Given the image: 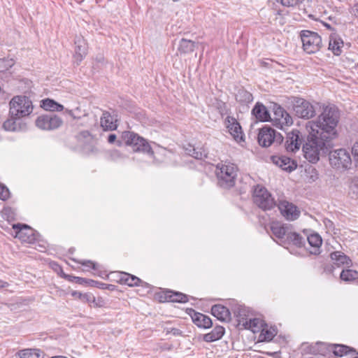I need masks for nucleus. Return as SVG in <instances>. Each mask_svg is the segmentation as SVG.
I'll use <instances>...</instances> for the list:
<instances>
[{
    "instance_id": "obj_45",
    "label": "nucleus",
    "mask_w": 358,
    "mask_h": 358,
    "mask_svg": "<svg viewBox=\"0 0 358 358\" xmlns=\"http://www.w3.org/2000/svg\"><path fill=\"white\" fill-rule=\"evenodd\" d=\"M9 197L8 189L3 185L0 184V199L6 200Z\"/></svg>"
},
{
    "instance_id": "obj_25",
    "label": "nucleus",
    "mask_w": 358,
    "mask_h": 358,
    "mask_svg": "<svg viewBox=\"0 0 358 358\" xmlns=\"http://www.w3.org/2000/svg\"><path fill=\"white\" fill-rule=\"evenodd\" d=\"M330 256L331 260L338 266L343 265L350 266L352 263L351 259L340 251L334 252L331 253Z\"/></svg>"
},
{
    "instance_id": "obj_59",
    "label": "nucleus",
    "mask_w": 358,
    "mask_h": 358,
    "mask_svg": "<svg viewBox=\"0 0 358 358\" xmlns=\"http://www.w3.org/2000/svg\"><path fill=\"white\" fill-rule=\"evenodd\" d=\"M357 7H358V5H357Z\"/></svg>"
},
{
    "instance_id": "obj_21",
    "label": "nucleus",
    "mask_w": 358,
    "mask_h": 358,
    "mask_svg": "<svg viewBox=\"0 0 358 358\" xmlns=\"http://www.w3.org/2000/svg\"><path fill=\"white\" fill-rule=\"evenodd\" d=\"M192 319L194 323L201 328L208 329L213 324V322L208 316L200 313H194L192 315Z\"/></svg>"
},
{
    "instance_id": "obj_13",
    "label": "nucleus",
    "mask_w": 358,
    "mask_h": 358,
    "mask_svg": "<svg viewBox=\"0 0 358 358\" xmlns=\"http://www.w3.org/2000/svg\"><path fill=\"white\" fill-rule=\"evenodd\" d=\"M224 124L229 134L236 142H244V135L241 127L236 118L227 116L224 120Z\"/></svg>"
},
{
    "instance_id": "obj_19",
    "label": "nucleus",
    "mask_w": 358,
    "mask_h": 358,
    "mask_svg": "<svg viewBox=\"0 0 358 358\" xmlns=\"http://www.w3.org/2000/svg\"><path fill=\"white\" fill-rule=\"evenodd\" d=\"M252 114L257 120L261 122L268 121L271 117L266 108L262 103H257L252 110Z\"/></svg>"
},
{
    "instance_id": "obj_43",
    "label": "nucleus",
    "mask_w": 358,
    "mask_h": 358,
    "mask_svg": "<svg viewBox=\"0 0 358 358\" xmlns=\"http://www.w3.org/2000/svg\"><path fill=\"white\" fill-rule=\"evenodd\" d=\"M303 1V0H280L282 5L287 7H296Z\"/></svg>"
},
{
    "instance_id": "obj_56",
    "label": "nucleus",
    "mask_w": 358,
    "mask_h": 358,
    "mask_svg": "<svg viewBox=\"0 0 358 358\" xmlns=\"http://www.w3.org/2000/svg\"><path fill=\"white\" fill-rule=\"evenodd\" d=\"M67 113H68V114H69L71 117H72L74 120L77 119V117H76V115H74V113H73V111H72V110H67Z\"/></svg>"
},
{
    "instance_id": "obj_36",
    "label": "nucleus",
    "mask_w": 358,
    "mask_h": 358,
    "mask_svg": "<svg viewBox=\"0 0 358 358\" xmlns=\"http://www.w3.org/2000/svg\"><path fill=\"white\" fill-rule=\"evenodd\" d=\"M340 278L345 282H352L358 279V272L352 269L343 270L341 273Z\"/></svg>"
},
{
    "instance_id": "obj_40",
    "label": "nucleus",
    "mask_w": 358,
    "mask_h": 358,
    "mask_svg": "<svg viewBox=\"0 0 358 358\" xmlns=\"http://www.w3.org/2000/svg\"><path fill=\"white\" fill-rule=\"evenodd\" d=\"M275 335V331L274 329L271 330L262 328L261 330L259 338L261 341H270L273 339Z\"/></svg>"
},
{
    "instance_id": "obj_46",
    "label": "nucleus",
    "mask_w": 358,
    "mask_h": 358,
    "mask_svg": "<svg viewBox=\"0 0 358 358\" xmlns=\"http://www.w3.org/2000/svg\"><path fill=\"white\" fill-rule=\"evenodd\" d=\"M352 153L353 155L357 166H358V143L354 144L352 148Z\"/></svg>"
},
{
    "instance_id": "obj_26",
    "label": "nucleus",
    "mask_w": 358,
    "mask_h": 358,
    "mask_svg": "<svg viewBox=\"0 0 358 358\" xmlns=\"http://www.w3.org/2000/svg\"><path fill=\"white\" fill-rule=\"evenodd\" d=\"M79 295L82 298V302L89 303L92 307L101 308L104 306V301L101 298L96 299L92 294L85 293Z\"/></svg>"
},
{
    "instance_id": "obj_17",
    "label": "nucleus",
    "mask_w": 358,
    "mask_h": 358,
    "mask_svg": "<svg viewBox=\"0 0 358 358\" xmlns=\"http://www.w3.org/2000/svg\"><path fill=\"white\" fill-rule=\"evenodd\" d=\"M292 224H282L278 222H273L271 224L270 229L273 234L279 239L286 238L292 228Z\"/></svg>"
},
{
    "instance_id": "obj_28",
    "label": "nucleus",
    "mask_w": 358,
    "mask_h": 358,
    "mask_svg": "<svg viewBox=\"0 0 358 358\" xmlns=\"http://www.w3.org/2000/svg\"><path fill=\"white\" fill-rule=\"evenodd\" d=\"M224 334V329L221 326H216L210 333L203 336V340L206 342H213L220 339Z\"/></svg>"
},
{
    "instance_id": "obj_35",
    "label": "nucleus",
    "mask_w": 358,
    "mask_h": 358,
    "mask_svg": "<svg viewBox=\"0 0 358 358\" xmlns=\"http://www.w3.org/2000/svg\"><path fill=\"white\" fill-rule=\"evenodd\" d=\"M140 136L132 132V131H124L122 133V139L124 141V143L131 146L132 148L135 145V143H137L138 141H139Z\"/></svg>"
},
{
    "instance_id": "obj_12",
    "label": "nucleus",
    "mask_w": 358,
    "mask_h": 358,
    "mask_svg": "<svg viewBox=\"0 0 358 358\" xmlns=\"http://www.w3.org/2000/svg\"><path fill=\"white\" fill-rule=\"evenodd\" d=\"M303 141V136L298 129H293L287 134L285 148L287 152H295L299 150Z\"/></svg>"
},
{
    "instance_id": "obj_23",
    "label": "nucleus",
    "mask_w": 358,
    "mask_h": 358,
    "mask_svg": "<svg viewBox=\"0 0 358 358\" xmlns=\"http://www.w3.org/2000/svg\"><path fill=\"white\" fill-rule=\"evenodd\" d=\"M101 126L105 131H112L117 128L114 117L108 112L103 113L101 117Z\"/></svg>"
},
{
    "instance_id": "obj_44",
    "label": "nucleus",
    "mask_w": 358,
    "mask_h": 358,
    "mask_svg": "<svg viewBox=\"0 0 358 358\" xmlns=\"http://www.w3.org/2000/svg\"><path fill=\"white\" fill-rule=\"evenodd\" d=\"M349 194L352 198L358 197V185L356 183H351L350 186Z\"/></svg>"
},
{
    "instance_id": "obj_38",
    "label": "nucleus",
    "mask_w": 358,
    "mask_h": 358,
    "mask_svg": "<svg viewBox=\"0 0 358 358\" xmlns=\"http://www.w3.org/2000/svg\"><path fill=\"white\" fill-rule=\"evenodd\" d=\"M20 358H42L38 349H24L18 352Z\"/></svg>"
},
{
    "instance_id": "obj_33",
    "label": "nucleus",
    "mask_w": 358,
    "mask_h": 358,
    "mask_svg": "<svg viewBox=\"0 0 358 358\" xmlns=\"http://www.w3.org/2000/svg\"><path fill=\"white\" fill-rule=\"evenodd\" d=\"M120 281L121 283L133 287L138 285L141 280L135 275H132L127 273H121Z\"/></svg>"
},
{
    "instance_id": "obj_1",
    "label": "nucleus",
    "mask_w": 358,
    "mask_h": 358,
    "mask_svg": "<svg viewBox=\"0 0 358 358\" xmlns=\"http://www.w3.org/2000/svg\"><path fill=\"white\" fill-rule=\"evenodd\" d=\"M340 115L335 106H327L323 108L322 113L316 120L308 121L306 123V129H314L322 135L323 138L331 140L337 136L336 127L339 122Z\"/></svg>"
},
{
    "instance_id": "obj_14",
    "label": "nucleus",
    "mask_w": 358,
    "mask_h": 358,
    "mask_svg": "<svg viewBox=\"0 0 358 358\" xmlns=\"http://www.w3.org/2000/svg\"><path fill=\"white\" fill-rule=\"evenodd\" d=\"M281 214L288 220H295L300 215V211L298 208L287 201H280L278 204Z\"/></svg>"
},
{
    "instance_id": "obj_9",
    "label": "nucleus",
    "mask_w": 358,
    "mask_h": 358,
    "mask_svg": "<svg viewBox=\"0 0 358 358\" xmlns=\"http://www.w3.org/2000/svg\"><path fill=\"white\" fill-rule=\"evenodd\" d=\"M329 162L332 166L347 169L352 164L350 153L345 149H338L330 152Z\"/></svg>"
},
{
    "instance_id": "obj_48",
    "label": "nucleus",
    "mask_w": 358,
    "mask_h": 358,
    "mask_svg": "<svg viewBox=\"0 0 358 358\" xmlns=\"http://www.w3.org/2000/svg\"><path fill=\"white\" fill-rule=\"evenodd\" d=\"M79 263L84 266H92V268L96 269V264L92 261H80Z\"/></svg>"
},
{
    "instance_id": "obj_27",
    "label": "nucleus",
    "mask_w": 358,
    "mask_h": 358,
    "mask_svg": "<svg viewBox=\"0 0 358 358\" xmlns=\"http://www.w3.org/2000/svg\"><path fill=\"white\" fill-rule=\"evenodd\" d=\"M343 42L337 36H331L329 42V49L333 52L335 55H340L342 52Z\"/></svg>"
},
{
    "instance_id": "obj_20",
    "label": "nucleus",
    "mask_w": 358,
    "mask_h": 358,
    "mask_svg": "<svg viewBox=\"0 0 358 358\" xmlns=\"http://www.w3.org/2000/svg\"><path fill=\"white\" fill-rule=\"evenodd\" d=\"M211 313L221 321H229L230 320V312L224 306L220 304L213 306Z\"/></svg>"
},
{
    "instance_id": "obj_39",
    "label": "nucleus",
    "mask_w": 358,
    "mask_h": 358,
    "mask_svg": "<svg viewBox=\"0 0 358 358\" xmlns=\"http://www.w3.org/2000/svg\"><path fill=\"white\" fill-rule=\"evenodd\" d=\"M308 243L315 248H319L322 243L320 236L317 234H310L306 237Z\"/></svg>"
},
{
    "instance_id": "obj_30",
    "label": "nucleus",
    "mask_w": 358,
    "mask_h": 358,
    "mask_svg": "<svg viewBox=\"0 0 358 358\" xmlns=\"http://www.w3.org/2000/svg\"><path fill=\"white\" fill-rule=\"evenodd\" d=\"M139 141L135 143V145L132 148L134 152H143L152 155L154 154L149 143L142 137L140 136Z\"/></svg>"
},
{
    "instance_id": "obj_52",
    "label": "nucleus",
    "mask_w": 358,
    "mask_h": 358,
    "mask_svg": "<svg viewBox=\"0 0 358 358\" xmlns=\"http://www.w3.org/2000/svg\"><path fill=\"white\" fill-rule=\"evenodd\" d=\"M79 294H83L81 292H76V291H75L72 293L73 296H74L75 298L79 299L82 301V298L80 296Z\"/></svg>"
},
{
    "instance_id": "obj_11",
    "label": "nucleus",
    "mask_w": 358,
    "mask_h": 358,
    "mask_svg": "<svg viewBox=\"0 0 358 358\" xmlns=\"http://www.w3.org/2000/svg\"><path fill=\"white\" fill-rule=\"evenodd\" d=\"M270 119L274 126L282 129H284V127H288L293 122L289 114L280 106L274 107L273 116Z\"/></svg>"
},
{
    "instance_id": "obj_5",
    "label": "nucleus",
    "mask_w": 358,
    "mask_h": 358,
    "mask_svg": "<svg viewBox=\"0 0 358 358\" xmlns=\"http://www.w3.org/2000/svg\"><path fill=\"white\" fill-rule=\"evenodd\" d=\"M301 39L303 48L308 54L318 52L322 47L321 36L316 32L304 30L301 31Z\"/></svg>"
},
{
    "instance_id": "obj_37",
    "label": "nucleus",
    "mask_w": 358,
    "mask_h": 358,
    "mask_svg": "<svg viewBox=\"0 0 358 358\" xmlns=\"http://www.w3.org/2000/svg\"><path fill=\"white\" fill-rule=\"evenodd\" d=\"M236 99L241 103H248L253 100V96L251 93L245 90H239L236 95Z\"/></svg>"
},
{
    "instance_id": "obj_58",
    "label": "nucleus",
    "mask_w": 358,
    "mask_h": 358,
    "mask_svg": "<svg viewBox=\"0 0 358 358\" xmlns=\"http://www.w3.org/2000/svg\"><path fill=\"white\" fill-rule=\"evenodd\" d=\"M8 210H9V209L5 208V209L3 210V213H6L7 211H8Z\"/></svg>"
},
{
    "instance_id": "obj_34",
    "label": "nucleus",
    "mask_w": 358,
    "mask_h": 358,
    "mask_svg": "<svg viewBox=\"0 0 358 358\" xmlns=\"http://www.w3.org/2000/svg\"><path fill=\"white\" fill-rule=\"evenodd\" d=\"M41 106L45 110L50 111H62L64 109V106L55 101L47 99L42 101Z\"/></svg>"
},
{
    "instance_id": "obj_32",
    "label": "nucleus",
    "mask_w": 358,
    "mask_h": 358,
    "mask_svg": "<svg viewBox=\"0 0 358 358\" xmlns=\"http://www.w3.org/2000/svg\"><path fill=\"white\" fill-rule=\"evenodd\" d=\"M305 238L301 236L299 234L294 231L292 230V227L290 229L289 233L288 234V236L286 238V241L288 243H292L294 245L298 247H301L305 243Z\"/></svg>"
},
{
    "instance_id": "obj_42",
    "label": "nucleus",
    "mask_w": 358,
    "mask_h": 358,
    "mask_svg": "<svg viewBox=\"0 0 358 358\" xmlns=\"http://www.w3.org/2000/svg\"><path fill=\"white\" fill-rule=\"evenodd\" d=\"M15 117H11V118L6 120L3 124V127L6 131H16L17 130V124Z\"/></svg>"
},
{
    "instance_id": "obj_49",
    "label": "nucleus",
    "mask_w": 358,
    "mask_h": 358,
    "mask_svg": "<svg viewBox=\"0 0 358 358\" xmlns=\"http://www.w3.org/2000/svg\"><path fill=\"white\" fill-rule=\"evenodd\" d=\"M168 334H172L174 336H179L181 334V331L176 328H172L170 331H167Z\"/></svg>"
},
{
    "instance_id": "obj_10",
    "label": "nucleus",
    "mask_w": 358,
    "mask_h": 358,
    "mask_svg": "<svg viewBox=\"0 0 358 358\" xmlns=\"http://www.w3.org/2000/svg\"><path fill=\"white\" fill-rule=\"evenodd\" d=\"M63 124L62 119L52 114L41 115L36 120V125L43 130H53L60 127Z\"/></svg>"
},
{
    "instance_id": "obj_41",
    "label": "nucleus",
    "mask_w": 358,
    "mask_h": 358,
    "mask_svg": "<svg viewBox=\"0 0 358 358\" xmlns=\"http://www.w3.org/2000/svg\"><path fill=\"white\" fill-rule=\"evenodd\" d=\"M332 348H334V354L338 357H342L343 355H347L349 350V347L343 345H333Z\"/></svg>"
},
{
    "instance_id": "obj_29",
    "label": "nucleus",
    "mask_w": 358,
    "mask_h": 358,
    "mask_svg": "<svg viewBox=\"0 0 358 358\" xmlns=\"http://www.w3.org/2000/svg\"><path fill=\"white\" fill-rule=\"evenodd\" d=\"M196 43L195 42L187 40L185 38H182L180 41L178 51L180 54H188L192 52L194 50Z\"/></svg>"
},
{
    "instance_id": "obj_4",
    "label": "nucleus",
    "mask_w": 358,
    "mask_h": 358,
    "mask_svg": "<svg viewBox=\"0 0 358 358\" xmlns=\"http://www.w3.org/2000/svg\"><path fill=\"white\" fill-rule=\"evenodd\" d=\"M9 113L11 117L21 118L29 115L32 112L31 101L26 96H14L9 103Z\"/></svg>"
},
{
    "instance_id": "obj_57",
    "label": "nucleus",
    "mask_w": 358,
    "mask_h": 358,
    "mask_svg": "<svg viewBox=\"0 0 358 358\" xmlns=\"http://www.w3.org/2000/svg\"><path fill=\"white\" fill-rule=\"evenodd\" d=\"M8 62H9L8 66H9L10 67H11V66L13 65V61H12V60H10V61H8Z\"/></svg>"
},
{
    "instance_id": "obj_51",
    "label": "nucleus",
    "mask_w": 358,
    "mask_h": 358,
    "mask_svg": "<svg viewBox=\"0 0 358 358\" xmlns=\"http://www.w3.org/2000/svg\"><path fill=\"white\" fill-rule=\"evenodd\" d=\"M9 286L8 282L0 280V289L6 288Z\"/></svg>"
},
{
    "instance_id": "obj_6",
    "label": "nucleus",
    "mask_w": 358,
    "mask_h": 358,
    "mask_svg": "<svg viewBox=\"0 0 358 358\" xmlns=\"http://www.w3.org/2000/svg\"><path fill=\"white\" fill-rule=\"evenodd\" d=\"M253 201L257 206L264 210H270L275 205L271 194L261 185L255 187L253 192Z\"/></svg>"
},
{
    "instance_id": "obj_47",
    "label": "nucleus",
    "mask_w": 358,
    "mask_h": 358,
    "mask_svg": "<svg viewBox=\"0 0 358 358\" xmlns=\"http://www.w3.org/2000/svg\"><path fill=\"white\" fill-rule=\"evenodd\" d=\"M189 154L195 159H201L203 157L202 152L201 151L196 150L195 148H192V152Z\"/></svg>"
},
{
    "instance_id": "obj_2",
    "label": "nucleus",
    "mask_w": 358,
    "mask_h": 358,
    "mask_svg": "<svg viewBox=\"0 0 358 358\" xmlns=\"http://www.w3.org/2000/svg\"><path fill=\"white\" fill-rule=\"evenodd\" d=\"M307 141L303 145L304 157L310 163H316L321 156L326 155L330 147L331 139L323 138L316 130L306 129Z\"/></svg>"
},
{
    "instance_id": "obj_16",
    "label": "nucleus",
    "mask_w": 358,
    "mask_h": 358,
    "mask_svg": "<svg viewBox=\"0 0 358 358\" xmlns=\"http://www.w3.org/2000/svg\"><path fill=\"white\" fill-rule=\"evenodd\" d=\"M87 51V45L85 40L82 36H77L75 38V53L73 55L77 64H79L86 56Z\"/></svg>"
},
{
    "instance_id": "obj_24",
    "label": "nucleus",
    "mask_w": 358,
    "mask_h": 358,
    "mask_svg": "<svg viewBox=\"0 0 358 358\" xmlns=\"http://www.w3.org/2000/svg\"><path fill=\"white\" fill-rule=\"evenodd\" d=\"M164 300L171 302L185 303L188 301L187 296L181 292L167 290L164 292Z\"/></svg>"
},
{
    "instance_id": "obj_55",
    "label": "nucleus",
    "mask_w": 358,
    "mask_h": 358,
    "mask_svg": "<svg viewBox=\"0 0 358 358\" xmlns=\"http://www.w3.org/2000/svg\"><path fill=\"white\" fill-rule=\"evenodd\" d=\"M325 225L328 227H331L333 226V222L331 220H328L325 222Z\"/></svg>"
},
{
    "instance_id": "obj_15",
    "label": "nucleus",
    "mask_w": 358,
    "mask_h": 358,
    "mask_svg": "<svg viewBox=\"0 0 358 358\" xmlns=\"http://www.w3.org/2000/svg\"><path fill=\"white\" fill-rule=\"evenodd\" d=\"M13 229L15 231V237L22 242L31 243L35 240L33 229L26 224H13Z\"/></svg>"
},
{
    "instance_id": "obj_53",
    "label": "nucleus",
    "mask_w": 358,
    "mask_h": 358,
    "mask_svg": "<svg viewBox=\"0 0 358 358\" xmlns=\"http://www.w3.org/2000/svg\"><path fill=\"white\" fill-rule=\"evenodd\" d=\"M353 353H356L355 351L349 348L348 353L347 355L348 356H349V358L355 357V355H353Z\"/></svg>"
},
{
    "instance_id": "obj_18",
    "label": "nucleus",
    "mask_w": 358,
    "mask_h": 358,
    "mask_svg": "<svg viewBox=\"0 0 358 358\" xmlns=\"http://www.w3.org/2000/svg\"><path fill=\"white\" fill-rule=\"evenodd\" d=\"M273 162L282 170L291 172L294 170L297 165L294 160L286 156H275L272 157Z\"/></svg>"
},
{
    "instance_id": "obj_31",
    "label": "nucleus",
    "mask_w": 358,
    "mask_h": 358,
    "mask_svg": "<svg viewBox=\"0 0 358 358\" xmlns=\"http://www.w3.org/2000/svg\"><path fill=\"white\" fill-rule=\"evenodd\" d=\"M264 327V322L259 318H249L247 325L243 328L251 330L253 333L259 332Z\"/></svg>"
},
{
    "instance_id": "obj_50",
    "label": "nucleus",
    "mask_w": 358,
    "mask_h": 358,
    "mask_svg": "<svg viewBox=\"0 0 358 358\" xmlns=\"http://www.w3.org/2000/svg\"><path fill=\"white\" fill-rule=\"evenodd\" d=\"M116 135L115 134H111L108 136V143H113L115 140H116Z\"/></svg>"
},
{
    "instance_id": "obj_7",
    "label": "nucleus",
    "mask_w": 358,
    "mask_h": 358,
    "mask_svg": "<svg viewBox=\"0 0 358 358\" xmlns=\"http://www.w3.org/2000/svg\"><path fill=\"white\" fill-rule=\"evenodd\" d=\"M293 110L295 115L300 118L310 119L316 114L314 106L309 101L302 98H296L294 99Z\"/></svg>"
},
{
    "instance_id": "obj_22",
    "label": "nucleus",
    "mask_w": 358,
    "mask_h": 358,
    "mask_svg": "<svg viewBox=\"0 0 358 358\" xmlns=\"http://www.w3.org/2000/svg\"><path fill=\"white\" fill-rule=\"evenodd\" d=\"M249 312V310L243 306H238L234 310V314L237 317V321L239 326L244 327L245 325H247L248 320L249 318H250Z\"/></svg>"
},
{
    "instance_id": "obj_54",
    "label": "nucleus",
    "mask_w": 358,
    "mask_h": 358,
    "mask_svg": "<svg viewBox=\"0 0 358 358\" xmlns=\"http://www.w3.org/2000/svg\"><path fill=\"white\" fill-rule=\"evenodd\" d=\"M80 135L83 136L84 138H86L87 136H90V132L88 131H84L80 133Z\"/></svg>"
},
{
    "instance_id": "obj_3",
    "label": "nucleus",
    "mask_w": 358,
    "mask_h": 358,
    "mask_svg": "<svg viewBox=\"0 0 358 358\" xmlns=\"http://www.w3.org/2000/svg\"><path fill=\"white\" fill-rule=\"evenodd\" d=\"M237 167L235 164L227 162L220 163L216 166V175L220 186L229 188L235 185Z\"/></svg>"
},
{
    "instance_id": "obj_8",
    "label": "nucleus",
    "mask_w": 358,
    "mask_h": 358,
    "mask_svg": "<svg viewBox=\"0 0 358 358\" xmlns=\"http://www.w3.org/2000/svg\"><path fill=\"white\" fill-rule=\"evenodd\" d=\"M282 140V136L271 127H263L259 130L258 134V142L262 147H269L275 143H280Z\"/></svg>"
}]
</instances>
